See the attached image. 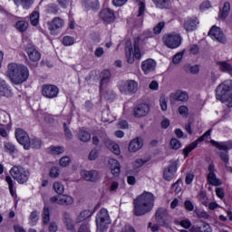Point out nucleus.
<instances>
[{
    "label": "nucleus",
    "mask_w": 232,
    "mask_h": 232,
    "mask_svg": "<svg viewBox=\"0 0 232 232\" xmlns=\"http://www.w3.org/2000/svg\"><path fill=\"white\" fill-rule=\"evenodd\" d=\"M155 68H157V63L153 59H147L141 63V70L144 72L145 75L155 72Z\"/></svg>",
    "instance_id": "aec40b11"
},
{
    "label": "nucleus",
    "mask_w": 232,
    "mask_h": 232,
    "mask_svg": "<svg viewBox=\"0 0 232 232\" xmlns=\"http://www.w3.org/2000/svg\"><path fill=\"white\" fill-rule=\"evenodd\" d=\"M78 232H92V231L90 230V226L88 224H82L80 227Z\"/></svg>",
    "instance_id": "774afa93"
},
{
    "label": "nucleus",
    "mask_w": 232,
    "mask_h": 232,
    "mask_svg": "<svg viewBox=\"0 0 232 232\" xmlns=\"http://www.w3.org/2000/svg\"><path fill=\"white\" fill-rule=\"evenodd\" d=\"M10 175L18 184H26V181L30 179V170L21 166H14L10 169Z\"/></svg>",
    "instance_id": "20e7f679"
},
{
    "label": "nucleus",
    "mask_w": 232,
    "mask_h": 232,
    "mask_svg": "<svg viewBox=\"0 0 232 232\" xmlns=\"http://www.w3.org/2000/svg\"><path fill=\"white\" fill-rule=\"evenodd\" d=\"M208 182L211 186H220L222 184L220 182V179H217V174H215V173H208Z\"/></svg>",
    "instance_id": "473e14b6"
},
{
    "label": "nucleus",
    "mask_w": 232,
    "mask_h": 232,
    "mask_svg": "<svg viewBox=\"0 0 232 232\" xmlns=\"http://www.w3.org/2000/svg\"><path fill=\"white\" fill-rule=\"evenodd\" d=\"M150 105L148 103H140L134 107L133 116L136 119H141V117H146L150 113Z\"/></svg>",
    "instance_id": "dca6fc26"
},
{
    "label": "nucleus",
    "mask_w": 232,
    "mask_h": 232,
    "mask_svg": "<svg viewBox=\"0 0 232 232\" xmlns=\"http://www.w3.org/2000/svg\"><path fill=\"white\" fill-rule=\"evenodd\" d=\"M164 26H166V23L164 22H160L154 28L153 32L156 34V35H159L164 30Z\"/></svg>",
    "instance_id": "8fccbe9b"
},
{
    "label": "nucleus",
    "mask_w": 232,
    "mask_h": 232,
    "mask_svg": "<svg viewBox=\"0 0 232 232\" xmlns=\"http://www.w3.org/2000/svg\"><path fill=\"white\" fill-rule=\"evenodd\" d=\"M110 214L106 208H102L96 216V226L97 227H106L110 224Z\"/></svg>",
    "instance_id": "9d476101"
},
{
    "label": "nucleus",
    "mask_w": 232,
    "mask_h": 232,
    "mask_svg": "<svg viewBox=\"0 0 232 232\" xmlns=\"http://www.w3.org/2000/svg\"><path fill=\"white\" fill-rule=\"evenodd\" d=\"M102 141L104 142L105 146H107L108 150L114 153V155H121V148L119 147V144L113 142L108 136H105L102 139Z\"/></svg>",
    "instance_id": "5701e85b"
},
{
    "label": "nucleus",
    "mask_w": 232,
    "mask_h": 232,
    "mask_svg": "<svg viewBox=\"0 0 232 232\" xmlns=\"http://www.w3.org/2000/svg\"><path fill=\"white\" fill-rule=\"evenodd\" d=\"M0 95L2 97H12L14 92H12V87L6 82L3 78H0Z\"/></svg>",
    "instance_id": "4be33fe9"
},
{
    "label": "nucleus",
    "mask_w": 232,
    "mask_h": 232,
    "mask_svg": "<svg viewBox=\"0 0 232 232\" xmlns=\"http://www.w3.org/2000/svg\"><path fill=\"white\" fill-rule=\"evenodd\" d=\"M100 19L106 23V24H110L115 21V11L111 8L102 9L99 13Z\"/></svg>",
    "instance_id": "2eb2a0df"
},
{
    "label": "nucleus",
    "mask_w": 232,
    "mask_h": 232,
    "mask_svg": "<svg viewBox=\"0 0 232 232\" xmlns=\"http://www.w3.org/2000/svg\"><path fill=\"white\" fill-rule=\"evenodd\" d=\"M179 113L185 118H188V115H189V111L188 109V107H186L185 105H182L179 108Z\"/></svg>",
    "instance_id": "13d9d810"
},
{
    "label": "nucleus",
    "mask_w": 232,
    "mask_h": 232,
    "mask_svg": "<svg viewBox=\"0 0 232 232\" xmlns=\"http://www.w3.org/2000/svg\"><path fill=\"white\" fill-rule=\"evenodd\" d=\"M29 218L31 226H35V224H37V221L39 220V212L33 211Z\"/></svg>",
    "instance_id": "c03bdc74"
},
{
    "label": "nucleus",
    "mask_w": 232,
    "mask_h": 232,
    "mask_svg": "<svg viewBox=\"0 0 232 232\" xmlns=\"http://www.w3.org/2000/svg\"><path fill=\"white\" fill-rule=\"evenodd\" d=\"M73 43H75V40L72 36H64L63 39V44H64V46H72Z\"/></svg>",
    "instance_id": "603ef678"
},
{
    "label": "nucleus",
    "mask_w": 232,
    "mask_h": 232,
    "mask_svg": "<svg viewBox=\"0 0 232 232\" xmlns=\"http://www.w3.org/2000/svg\"><path fill=\"white\" fill-rule=\"evenodd\" d=\"M81 176L87 182H97L101 179V174L97 170H82Z\"/></svg>",
    "instance_id": "a211bd4d"
},
{
    "label": "nucleus",
    "mask_w": 232,
    "mask_h": 232,
    "mask_svg": "<svg viewBox=\"0 0 232 232\" xmlns=\"http://www.w3.org/2000/svg\"><path fill=\"white\" fill-rule=\"evenodd\" d=\"M15 138L17 142L24 146V150H30V136L22 129L15 130Z\"/></svg>",
    "instance_id": "9b49d317"
},
{
    "label": "nucleus",
    "mask_w": 232,
    "mask_h": 232,
    "mask_svg": "<svg viewBox=\"0 0 232 232\" xmlns=\"http://www.w3.org/2000/svg\"><path fill=\"white\" fill-rule=\"evenodd\" d=\"M44 224H47L50 222V208H44V216H43Z\"/></svg>",
    "instance_id": "de8ad7c7"
},
{
    "label": "nucleus",
    "mask_w": 232,
    "mask_h": 232,
    "mask_svg": "<svg viewBox=\"0 0 232 232\" xmlns=\"http://www.w3.org/2000/svg\"><path fill=\"white\" fill-rule=\"evenodd\" d=\"M110 111L108 110H104L102 112V120L103 121V122H110L111 119H110Z\"/></svg>",
    "instance_id": "0e129e2a"
},
{
    "label": "nucleus",
    "mask_w": 232,
    "mask_h": 232,
    "mask_svg": "<svg viewBox=\"0 0 232 232\" xmlns=\"http://www.w3.org/2000/svg\"><path fill=\"white\" fill-rule=\"evenodd\" d=\"M198 24V18L196 16L188 17L184 23V28L187 32H193L194 30H197Z\"/></svg>",
    "instance_id": "b1692460"
},
{
    "label": "nucleus",
    "mask_w": 232,
    "mask_h": 232,
    "mask_svg": "<svg viewBox=\"0 0 232 232\" xmlns=\"http://www.w3.org/2000/svg\"><path fill=\"white\" fill-rule=\"evenodd\" d=\"M41 146H43V141L41 139L34 138L30 140V148H33L34 150H40Z\"/></svg>",
    "instance_id": "4c0bfd02"
},
{
    "label": "nucleus",
    "mask_w": 232,
    "mask_h": 232,
    "mask_svg": "<svg viewBox=\"0 0 232 232\" xmlns=\"http://www.w3.org/2000/svg\"><path fill=\"white\" fill-rule=\"evenodd\" d=\"M147 162H148V160H144L142 159H138L133 162V167L134 168H142V166H144Z\"/></svg>",
    "instance_id": "680f3d73"
},
{
    "label": "nucleus",
    "mask_w": 232,
    "mask_h": 232,
    "mask_svg": "<svg viewBox=\"0 0 232 232\" xmlns=\"http://www.w3.org/2000/svg\"><path fill=\"white\" fill-rule=\"evenodd\" d=\"M182 57H184V51L176 53L172 59V63L174 64H179V63H180V61H182Z\"/></svg>",
    "instance_id": "6e6d98bb"
},
{
    "label": "nucleus",
    "mask_w": 232,
    "mask_h": 232,
    "mask_svg": "<svg viewBox=\"0 0 232 232\" xmlns=\"http://www.w3.org/2000/svg\"><path fill=\"white\" fill-rule=\"evenodd\" d=\"M48 12L49 14H57L59 12V8L56 5L51 4L48 5Z\"/></svg>",
    "instance_id": "69168bd1"
},
{
    "label": "nucleus",
    "mask_w": 232,
    "mask_h": 232,
    "mask_svg": "<svg viewBox=\"0 0 232 232\" xmlns=\"http://www.w3.org/2000/svg\"><path fill=\"white\" fill-rule=\"evenodd\" d=\"M231 10V4L229 2H225L222 9L219 11V19H226L227 15H229V12Z\"/></svg>",
    "instance_id": "7c9ffc66"
},
{
    "label": "nucleus",
    "mask_w": 232,
    "mask_h": 232,
    "mask_svg": "<svg viewBox=\"0 0 232 232\" xmlns=\"http://www.w3.org/2000/svg\"><path fill=\"white\" fill-rule=\"evenodd\" d=\"M60 166L63 168H66V166H70V162H72V160L68 156H64L60 160Z\"/></svg>",
    "instance_id": "5fc2aeb1"
},
{
    "label": "nucleus",
    "mask_w": 232,
    "mask_h": 232,
    "mask_svg": "<svg viewBox=\"0 0 232 232\" xmlns=\"http://www.w3.org/2000/svg\"><path fill=\"white\" fill-rule=\"evenodd\" d=\"M232 90V81L227 80L223 83L219 84L216 89V97L218 101H221V102H227L228 108H232V94L230 95V92Z\"/></svg>",
    "instance_id": "7ed1b4c3"
},
{
    "label": "nucleus",
    "mask_w": 232,
    "mask_h": 232,
    "mask_svg": "<svg viewBox=\"0 0 232 232\" xmlns=\"http://www.w3.org/2000/svg\"><path fill=\"white\" fill-rule=\"evenodd\" d=\"M100 90H102V86L110 82V79H111V72L109 70H103L100 74Z\"/></svg>",
    "instance_id": "c85d7f7f"
},
{
    "label": "nucleus",
    "mask_w": 232,
    "mask_h": 232,
    "mask_svg": "<svg viewBox=\"0 0 232 232\" xmlns=\"http://www.w3.org/2000/svg\"><path fill=\"white\" fill-rule=\"evenodd\" d=\"M78 137L82 142H89V140L92 139V134L84 130H81Z\"/></svg>",
    "instance_id": "72a5a7b5"
},
{
    "label": "nucleus",
    "mask_w": 232,
    "mask_h": 232,
    "mask_svg": "<svg viewBox=\"0 0 232 232\" xmlns=\"http://www.w3.org/2000/svg\"><path fill=\"white\" fill-rule=\"evenodd\" d=\"M7 77L13 84L19 85L28 81L30 71L24 64L9 63Z\"/></svg>",
    "instance_id": "f03ea898"
},
{
    "label": "nucleus",
    "mask_w": 232,
    "mask_h": 232,
    "mask_svg": "<svg viewBox=\"0 0 232 232\" xmlns=\"http://www.w3.org/2000/svg\"><path fill=\"white\" fill-rule=\"evenodd\" d=\"M182 185V179H178L174 184L171 186V189H174L175 193L179 194L182 191V187L179 185Z\"/></svg>",
    "instance_id": "a18cd8bd"
},
{
    "label": "nucleus",
    "mask_w": 232,
    "mask_h": 232,
    "mask_svg": "<svg viewBox=\"0 0 232 232\" xmlns=\"http://www.w3.org/2000/svg\"><path fill=\"white\" fill-rule=\"evenodd\" d=\"M200 232H211L213 231V228H211V226L208 223H203L201 227H199Z\"/></svg>",
    "instance_id": "e2e57ef3"
},
{
    "label": "nucleus",
    "mask_w": 232,
    "mask_h": 232,
    "mask_svg": "<svg viewBox=\"0 0 232 232\" xmlns=\"http://www.w3.org/2000/svg\"><path fill=\"white\" fill-rule=\"evenodd\" d=\"M20 5L24 10H29V8H32V5H34V0H20Z\"/></svg>",
    "instance_id": "09e8293b"
},
{
    "label": "nucleus",
    "mask_w": 232,
    "mask_h": 232,
    "mask_svg": "<svg viewBox=\"0 0 232 232\" xmlns=\"http://www.w3.org/2000/svg\"><path fill=\"white\" fill-rule=\"evenodd\" d=\"M5 149L6 151H9V153H15V146H14L12 143H5Z\"/></svg>",
    "instance_id": "338daca9"
},
{
    "label": "nucleus",
    "mask_w": 232,
    "mask_h": 232,
    "mask_svg": "<svg viewBox=\"0 0 232 232\" xmlns=\"http://www.w3.org/2000/svg\"><path fill=\"white\" fill-rule=\"evenodd\" d=\"M210 143L212 144V146L218 148V150H221L223 151L219 153V157L221 160L225 162L226 166H227V164H229L228 151L229 150H232V141L218 142L214 140H211Z\"/></svg>",
    "instance_id": "423d86ee"
},
{
    "label": "nucleus",
    "mask_w": 232,
    "mask_h": 232,
    "mask_svg": "<svg viewBox=\"0 0 232 232\" xmlns=\"http://www.w3.org/2000/svg\"><path fill=\"white\" fill-rule=\"evenodd\" d=\"M109 165L111 171V174L114 177H119L121 174V163L115 159L109 160Z\"/></svg>",
    "instance_id": "bb28decb"
},
{
    "label": "nucleus",
    "mask_w": 232,
    "mask_h": 232,
    "mask_svg": "<svg viewBox=\"0 0 232 232\" xmlns=\"http://www.w3.org/2000/svg\"><path fill=\"white\" fill-rule=\"evenodd\" d=\"M30 21L33 26H37V24H39V12L37 11L33 12L30 14Z\"/></svg>",
    "instance_id": "ea45409f"
},
{
    "label": "nucleus",
    "mask_w": 232,
    "mask_h": 232,
    "mask_svg": "<svg viewBox=\"0 0 232 232\" xmlns=\"http://www.w3.org/2000/svg\"><path fill=\"white\" fill-rule=\"evenodd\" d=\"M140 37H136L134 39V53L133 55L131 54L132 52V48L131 47H126L125 48V52H126V59H127V63H129V64H133L135 63V58L138 61H140L141 57H142V53H140Z\"/></svg>",
    "instance_id": "39448f33"
},
{
    "label": "nucleus",
    "mask_w": 232,
    "mask_h": 232,
    "mask_svg": "<svg viewBox=\"0 0 232 232\" xmlns=\"http://www.w3.org/2000/svg\"><path fill=\"white\" fill-rule=\"evenodd\" d=\"M182 144L180 143V141L179 140H177V138H172L170 140V148L172 150H180Z\"/></svg>",
    "instance_id": "49530a36"
},
{
    "label": "nucleus",
    "mask_w": 232,
    "mask_h": 232,
    "mask_svg": "<svg viewBox=\"0 0 232 232\" xmlns=\"http://www.w3.org/2000/svg\"><path fill=\"white\" fill-rule=\"evenodd\" d=\"M158 8H167L169 0H152Z\"/></svg>",
    "instance_id": "37998d69"
},
{
    "label": "nucleus",
    "mask_w": 232,
    "mask_h": 232,
    "mask_svg": "<svg viewBox=\"0 0 232 232\" xmlns=\"http://www.w3.org/2000/svg\"><path fill=\"white\" fill-rule=\"evenodd\" d=\"M5 181L7 182L9 186V191L12 195V197H17V194H15V190H14V179L10 176L5 177Z\"/></svg>",
    "instance_id": "58836bf2"
},
{
    "label": "nucleus",
    "mask_w": 232,
    "mask_h": 232,
    "mask_svg": "<svg viewBox=\"0 0 232 232\" xmlns=\"http://www.w3.org/2000/svg\"><path fill=\"white\" fill-rule=\"evenodd\" d=\"M90 217H92V211L83 210L80 213V215L76 218V222H78V223L82 222V221L86 220V218H90Z\"/></svg>",
    "instance_id": "e433bc0d"
},
{
    "label": "nucleus",
    "mask_w": 232,
    "mask_h": 232,
    "mask_svg": "<svg viewBox=\"0 0 232 232\" xmlns=\"http://www.w3.org/2000/svg\"><path fill=\"white\" fill-rule=\"evenodd\" d=\"M103 97L107 101H113L115 99V92L111 90H108L104 92Z\"/></svg>",
    "instance_id": "4d7b16f0"
},
{
    "label": "nucleus",
    "mask_w": 232,
    "mask_h": 232,
    "mask_svg": "<svg viewBox=\"0 0 232 232\" xmlns=\"http://www.w3.org/2000/svg\"><path fill=\"white\" fill-rule=\"evenodd\" d=\"M209 37L218 43H221L222 44H226L227 39L226 35H224V32L218 26H212V28L208 32Z\"/></svg>",
    "instance_id": "4468645a"
},
{
    "label": "nucleus",
    "mask_w": 232,
    "mask_h": 232,
    "mask_svg": "<svg viewBox=\"0 0 232 232\" xmlns=\"http://www.w3.org/2000/svg\"><path fill=\"white\" fill-rule=\"evenodd\" d=\"M209 135H211V130H208L206 133H204L202 136H200L198 140H196L191 144L187 146L183 150L185 159H187V157H189V153H191V151H193V150H195V148H197L198 146V144H200V142H203V140L208 139V137H209Z\"/></svg>",
    "instance_id": "f8f14e48"
},
{
    "label": "nucleus",
    "mask_w": 232,
    "mask_h": 232,
    "mask_svg": "<svg viewBox=\"0 0 232 232\" xmlns=\"http://www.w3.org/2000/svg\"><path fill=\"white\" fill-rule=\"evenodd\" d=\"M163 42L168 48L175 50V48H179L182 44V36L177 33L169 34L163 37Z\"/></svg>",
    "instance_id": "0eeeda50"
},
{
    "label": "nucleus",
    "mask_w": 232,
    "mask_h": 232,
    "mask_svg": "<svg viewBox=\"0 0 232 232\" xmlns=\"http://www.w3.org/2000/svg\"><path fill=\"white\" fill-rule=\"evenodd\" d=\"M209 8H211V2L208 0L201 3L199 6V10H201V12H205V10H209Z\"/></svg>",
    "instance_id": "bf43d9fd"
},
{
    "label": "nucleus",
    "mask_w": 232,
    "mask_h": 232,
    "mask_svg": "<svg viewBox=\"0 0 232 232\" xmlns=\"http://www.w3.org/2000/svg\"><path fill=\"white\" fill-rule=\"evenodd\" d=\"M179 166V163L175 160L170 161V164L167 169H164L163 172V179L165 180H168L169 182L170 180H173V178L175 177V173H177V168Z\"/></svg>",
    "instance_id": "f3484780"
},
{
    "label": "nucleus",
    "mask_w": 232,
    "mask_h": 232,
    "mask_svg": "<svg viewBox=\"0 0 232 232\" xmlns=\"http://www.w3.org/2000/svg\"><path fill=\"white\" fill-rule=\"evenodd\" d=\"M189 99L188 92L183 91H177L176 92H172L170 94V102H175L177 101H180L181 102H186Z\"/></svg>",
    "instance_id": "393cba45"
},
{
    "label": "nucleus",
    "mask_w": 232,
    "mask_h": 232,
    "mask_svg": "<svg viewBox=\"0 0 232 232\" xmlns=\"http://www.w3.org/2000/svg\"><path fill=\"white\" fill-rule=\"evenodd\" d=\"M153 208H155V195L145 191L133 200L132 213L135 217H144L151 213Z\"/></svg>",
    "instance_id": "f257e3e1"
},
{
    "label": "nucleus",
    "mask_w": 232,
    "mask_h": 232,
    "mask_svg": "<svg viewBox=\"0 0 232 232\" xmlns=\"http://www.w3.org/2000/svg\"><path fill=\"white\" fill-rule=\"evenodd\" d=\"M63 130H64L66 139H69V140L73 139V134H72V130H70V129L66 125V122L63 123Z\"/></svg>",
    "instance_id": "052dcab7"
},
{
    "label": "nucleus",
    "mask_w": 232,
    "mask_h": 232,
    "mask_svg": "<svg viewBox=\"0 0 232 232\" xmlns=\"http://www.w3.org/2000/svg\"><path fill=\"white\" fill-rule=\"evenodd\" d=\"M15 28L18 32H26L28 30V22L24 20L18 21L15 24Z\"/></svg>",
    "instance_id": "c9c22d12"
},
{
    "label": "nucleus",
    "mask_w": 232,
    "mask_h": 232,
    "mask_svg": "<svg viewBox=\"0 0 232 232\" xmlns=\"http://www.w3.org/2000/svg\"><path fill=\"white\" fill-rule=\"evenodd\" d=\"M188 72L192 73V75H197L200 72V67L198 65H188Z\"/></svg>",
    "instance_id": "864d4df0"
},
{
    "label": "nucleus",
    "mask_w": 232,
    "mask_h": 232,
    "mask_svg": "<svg viewBox=\"0 0 232 232\" xmlns=\"http://www.w3.org/2000/svg\"><path fill=\"white\" fill-rule=\"evenodd\" d=\"M53 188L58 195H63L64 193V186L61 182H54Z\"/></svg>",
    "instance_id": "a19ab883"
},
{
    "label": "nucleus",
    "mask_w": 232,
    "mask_h": 232,
    "mask_svg": "<svg viewBox=\"0 0 232 232\" xmlns=\"http://www.w3.org/2000/svg\"><path fill=\"white\" fill-rule=\"evenodd\" d=\"M82 5L85 10H92L93 12H97L101 8L99 0H82Z\"/></svg>",
    "instance_id": "a878e982"
},
{
    "label": "nucleus",
    "mask_w": 232,
    "mask_h": 232,
    "mask_svg": "<svg viewBox=\"0 0 232 232\" xmlns=\"http://www.w3.org/2000/svg\"><path fill=\"white\" fill-rule=\"evenodd\" d=\"M50 153L51 155H63L64 153V148L61 146L51 147Z\"/></svg>",
    "instance_id": "79ce46f5"
},
{
    "label": "nucleus",
    "mask_w": 232,
    "mask_h": 232,
    "mask_svg": "<svg viewBox=\"0 0 232 232\" xmlns=\"http://www.w3.org/2000/svg\"><path fill=\"white\" fill-rule=\"evenodd\" d=\"M198 198L204 206H208V196L206 195V192L200 190Z\"/></svg>",
    "instance_id": "3c124183"
},
{
    "label": "nucleus",
    "mask_w": 232,
    "mask_h": 232,
    "mask_svg": "<svg viewBox=\"0 0 232 232\" xmlns=\"http://www.w3.org/2000/svg\"><path fill=\"white\" fill-rule=\"evenodd\" d=\"M143 143H142V139L136 138L132 140L130 144H129V151H131L132 153H135L142 148Z\"/></svg>",
    "instance_id": "cd10ccee"
},
{
    "label": "nucleus",
    "mask_w": 232,
    "mask_h": 232,
    "mask_svg": "<svg viewBox=\"0 0 232 232\" xmlns=\"http://www.w3.org/2000/svg\"><path fill=\"white\" fill-rule=\"evenodd\" d=\"M42 95L46 99H55L59 95V88L52 84H44L42 86Z\"/></svg>",
    "instance_id": "ddd939ff"
},
{
    "label": "nucleus",
    "mask_w": 232,
    "mask_h": 232,
    "mask_svg": "<svg viewBox=\"0 0 232 232\" xmlns=\"http://www.w3.org/2000/svg\"><path fill=\"white\" fill-rule=\"evenodd\" d=\"M63 222L67 229H70L72 232H75V230H73V220H72V218L68 212L63 213Z\"/></svg>",
    "instance_id": "2f4dec72"
},
{
    "label": "nucleus",
    "mask_w": 232,
    "mask_h": 232,
    "mask_svg": "<svg viewBox=\"0 0 232 232\" xmlns=\"http://www.w3.org/2000/svg\"><path fill=\"white\" fill-rule=\"evenodd\" d=\"M220 72L224 73H228L232 77V65L227 62H218L217 63Z\"/></svg>",
    "instance_id": "c756f323"
},
{
    "label": "nucleus",
    "mask_w": 232,
    "mask_h": 232,
    "mask_svg": "<svg viewBox=\"0 0 232 232\" xmlns=\"http://www.w3.org/2000/svg\"><path fill=\"white\" fill-rule=\"evenodd\" d=\"M120 92L123 95H134L139 92V82L135 80H127L120 85Z\"/></svg>",
    "instance_id": "6e6552de"
},
{
    "label": "nucleus",
    "mask_w": 232,
    "mask_h": 232,
    "mask_svg": "<svg viewBox=\"0 0 232 232\" xmlns=\"http://www.w3.org/2000/svg\"><path fill=\"white\" fill-rule=\"evenodd\" d=\"M169 215L168 209L164 208H158L155 213L156 224L161 227H168V226H169Z\"/></svg>",
    "instance_id": "1a4fd4ad"
},
{
    "label": "nucleus",
    "mask_w": 232,
    "mask_h": 232,
    "mask_svg": "<svg viewBox=\"0 0 232 232\" xmlns=\"http://www.w3.org/2000/svg\"><path fill=\"white\" fill-rule=\"evenodd\" d=\"M134 3H137L139 6V11H138V17H142L144 15V12L146 10V4L144 3V0H133Z\"/></svg>",
    "instance_id": "f704fd0d"
},
{
    "label": "nucleus",
    "mask_w": 232,
    "mask_h": 232,
    "mask_svg": "<svg viewBox=\"0 0 232 232\" xmlns=\"http://www.w3.org/2000/svg\"><path fill=\"white\" fill-rule=\"evenodd\" d=\"M26 53L30 61H33V63L41 61V53H39V51H37L34 45L28 44L26 47Z\"/></svg>",
    "instance_id": "412c9836"
},
{
    "label": "nucleus",
    "mask_w": 232,
    "mask_h": 232,
    "mask_svg": "<svg viewBox=\"0 0 232 232\" xmlns=\"http://www.w3.org/2000/svg\"><path fill=\"white\" fill-rule=\"evenodd\" d=\"M49 30L52 35H57V31L61 30L64 26V20L61 17H54L51 22L48 23Z\"/></svg>",
    "instance_id": "6ab92c4d"
}]
</instances>
